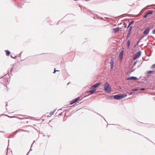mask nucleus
<instances>
[{"label":"nucleus","mask_w":155,"mask_h":155,"mask_svg":"<svg viewBox=\"0 0 155 155\" xmlns=\"http://www.w3.org/2000/svg\"><path fill=\"white\" fill-rule=\"evenodd\" d=\"M104 90L105 92L110 93L111 91V88L110 85L107 82H106L104 85Z\"/></svg>","instance_id":"obj_1"},{"label":"nucleus","mask_w":155,"mask_h":155,"mask_svg":"<svg viewBox=\"0 0 155 155\" xmlns=\"http://www.w3.org/2000/svg\"><path fill=\"white\" fill-rule=\"evenodd\" d=\"M112 97L116 100H120L124 97V94H119L116 95H112Z\"/></svg>","instance_id":"obj_2"},{"label":"nucleus","mask_w":155,"mask_h":155,"mask_svg":"<svg viewBox=\"0 0 155 155\" xmlns=\"http://www.w3.org/2000/svg\"><path fill=\"white\" fill-rule=\"evenodd\" d=\"M141 52L140 51L137 52L134 55L133 57V59L135 60L141 56Z\"/></svg>","instance_id":"obj_3"},{"label":"nucleus","mask_w":155,"mask_h":155,"mask_svg":"<svg viewBox=\"0 0 155 155\" xmlns=\"http://www.w3.org/2000/svg\"><path fill=\"white\" fill-rule=\"evenodd\" d=\"M101 84V82H99L93 85L90 87V89H94Z\"/></svg>","instance_id":"obj_4"},{"label":"nucleus","mask_w":155,"mask_h":155,"mask_svg":"<svg viewBox=\"0 0 155 155\" xmlns=\"http://www.w3.org/2000/svg\"><path fill=\"white\" fill-rule=\"evenodd\" d=\"M150 31V28L148 27L147 28L145 29L144 31L143 32L144 35H147L149 34Z\"/></svg>","instance_id":"obj_5"},{"label":"nucleus","mask_w":155,"mask_h":155,"mask_svg":"<svg viewBox=\"0 0 155 155\" xmlns=\"http://www.w3.org/2000/svg\"><path fill=\"white\" fill-rule=\"evenodd\" d=\"M153 11L150 10L149 12H147L145 15L143 17L144 18H146L148 16H149L150 15H151L153 14Z\"/></svg>","instance_id":"obj_6"},{"label":"nucleus","mask_w":155,"mask_h":155,"mask_svg":"<svg viewBox=\"0 0 155 155\" xmlns=\"http://www.w3.org/2000/svg\"><path fill=\"white\" fill-rule=\"evenodd\" d=\"M80 99L79 97H78L72 100L70 102V105H72L74 103H75L76 102H77L79 99Z\"/></svg>","instance_id":"obj_7"},{"label":"nucleus","mask_w":155,"mask_h":155,"mask_svg":"<svg viewBox=\"0 0 155 155\" xmlns=\"http://www.w3.org/2000/svg\"><path fill=\"white\" fill-rule=\"evenodd\" d=\"M138 78L137 77H134V76H131L130 77H128L126 79L127 80H136L138 79Z\"/></svg>","instance_id":"obj_8"},{"label":"nucleus","mask_w":155,"mask_h":155,"mask_svg":"<svg viewBox=\"0 0 155 155\" xmlns=\"http://www.w3.org/2000/svg\"><path fill=\"white\" fill-rule=\"evenodd\" d=\"M110 69H112L113 67V65L114 64V60L113 58H112L110 59Z\"/></svg>","instance_id":"obj_9"},{"label":"nucleus","mask_w":155,"mask_h":155,"mask_svg":"<svg viewBox=\"0 0 155 155\" xmlns=\"http://www.w3.org/2000/svg\"><path fill=\"white\" fill-rule=\"evenodd\" d=\"M124 53V50H122L120 51V54L119 55V58L122 60L123 57V56Z\"/></svg>","instance_id":"obj_10"},{"label":"nucleus","mask_w":155,"mask_h":155,"mask_svg":"<svg viewBox=\"0 0 155 155\" xmlns=\"http://www.w3.org/2000/svg\"><path fill=\"white\" fill-rule=\"evenodd\" d=\"M132 26H130L129 29L128 33L127 35V38L129 37V36L131 34V31L132 30Z\"/></svg>","instance_id":"obj_11"},{"label":"nucleus","mask_w":155,"mask_h":155,"mask_svg":"<svg viewBox=\"0 0 155 155\" xmlns=\"http://www.w3.org/2000/svg\"><path fill=\"white\" fill-rule=\"evenodd\" d=\"M92 90L88 91H87V93H89V94H88L87 95V96H89L90 94H93V93H95V91L96 90V89H92Z\"/></svg>","instance_id":"obj_12"},{"label":"nucleus","mask_w":155,"mask_h":155,"mask_svg":"<svg viewBox=\"0 0 155 155\" xmlns=\"http://www.w3.org/2000/svg\"><path fill=\"white\" fill-rule=\"evenodd\" d=\"M112 29L114 30V33H116L118 32L119 30V28H113Z\"/></svg>","instance_id":"obj_13"},{"label":"nucleus","mask_w":155,"mask_h":155,"mask_svg":"<svg viewBox=\"0 0 155 155\" xmlns=\"http://www.w3.org/2000/svg\"><path fill=\"white\" fill-rule=\"evenodd\" d=\"M5 51L6 52V54L7 56H9L11 52L8 50H5Z\"/></svg>","instance_id":"obj_14"},{"label":"nucleus","mask_w":155,"mask_h":155,"mask_svg":"<svg viewBox=\"0 0 155 155\" xmlns=\"http://www.w3.org/2000/svg\"><path fill=\"white\" fill-rule=\"evenodd\" d=\"M130 40H129L127 41V48H128V49L129 48L130 46Z\"/></svg>","instance_id":"obj_15"},{"label":"nucleus","mask_w":155,"mask_h":155,"mask_svg":"<svg viewBox=\"0 0 155 155\" xmlns=\"http://www.w3.org/2000/svg\"><path fill=\"white\" fill-rule=\"evenodd\" d=\"M134 21H132L130 22L128 24L129 25H131L132 24L134 23Z\"/></svg>","instance_id":"obj_16"},{"label":"nucleus","mask_w":155,"mask_h":155,"mask_svg":"<svg viewBox=\"0 0 155 155\" xmlns=\"http://www.w3.org/2000/svg\"><path fill=\"white\" fill-rule=\"evenodd\" d=\"M55 111V110H53V111H51V112H50V115H53Z\"/></svg>","instance_id":"obj_17"},{"label":"nucleus","mask_w":155,"mask_h":155,"mask_svg":"<svg viewBox=\"0 0 155 155\" xmlns=\"http://www.w3.org/2000/svg\"><path fill=\"white\" fill-rule=\"evenodd\" d=\"M140 41V40L139 41H138L137 42L136 44L134 45V47H136V46L139 44V42Z\"/></svg>","instance_id":"obj_18"},{"label":"nucleus","mask_w":155,"mask_h":155,"mask_svg":"<svg viewBox=\"0 0 155 155\" xmlns=\"http://www.w3.org/2000/svg\"><path fill=\"white\" fill-rule=\"evenodd\" d=\"M153 71H147V74H149L150 73H153Z\"/></svg>","instance_id":"obj_19"},{"label":"nucleus","mask_w":155,"mask_h":155,"mask_svg":"<svg viewBox=\"0 0 155 155\" xmlns=\"http://www.w3.org/2000/svg\"><path fill=\"white\" fill-rule=\"evenodd\" d=\"M138 90H139L138 88H135L134 89H132V91H136Z\"/></svg>","instance_id":"obj_20"},{"label":"nucleus","mask_w":155,"mask_h":155,"mask_svg":"<svg viewBox=\"0 0 155 155\" xmlns=\"http://www.w3.org/2000/svg\"><path fill=\"white\" fill-rule=\"evenodd\" d=\"M151 68H155V64H153L151 66Z\"/></svg>","instance_id":"obj_21"},{"label":"nucleus","mask_w":155,"mask_h":155,"mask_svg":"<svg viewBox=\"0 0 155 155\" xmlns=\"http://www.w3.org/2000/svg\"><path fill=\"white\" fill-rule=\"evenodd\" d=\"M11 58H14V59H15L16 58L17 56H13L12 54H11Z\"/></svg>","instance_id":"obj_22"},{"label":"nucleus","mask_w":155,"mask_h":155,"mask_svg":"<svg viewBox=\"0 0 155 155\" xmlns=\"http://www.w3.org/2000/svg\"><path fill=\"white\" fill-rule=\"evenodd\" d=\"M59 71V70H56L55 68L54 69V71L53 72V73H55L56 71Z\"/></svg>","instance_id":"obj_23"},{"label":"nucleus","mask_w":155,"mask_h":155,"mask_svg":"<svg viewBox=\"0 0 155 155\" xmlns=\"http://www.w3.org/2000/svg\"><path fill=\"white\" fill-rule=\"evenodd\" d=\"M137 61H135V62L133 64V67L135 65L137 64Z\"/></svg>","instance_id":"obj_24"},{"label":"nucleus","mask_w":155,"mask_h":155,"mask_svg":"<svg viewBox=\"0 0 155 155\" xmlns=\"http://www.w3.org/2000/svg\"><path fill=\"white\" fill-rule=\"evenodd\" d=\"M145 88H140V91H144L145 90Z\"/></svg>","instance_id":"obj_25"},{"label":"nucleus","mask_w":155,"mask_h":155,"mask_svg":"<svg viewBox=\"0 0 155 155\" xmlns=\"http://www.w3.org/2000/svg\"><path fill=\"white\" fill-rule=\"evenodd\" d=\"M152 33L153 34H155V29L152 31Z\"/></svg>","instance_id":"obj_26"},{"label":"nucleus","mask_w":155,"mask_h":155,"mask_svg":"<svg viewBox=\"0 0 155 155\" xmlns=\"http://www.w3.org/2000/svg\"><path fill=\"white\" fill-rule=\"evenodd\" d=\"M96 114H98V115H99V116H101V117H102L103 118V119L104 120H105V118H104V117H102V116H101V114H98V113H96Z\"/></svg>","instance_id":"obj_27"},{"label":"nucleus","mask_w":155,"mask_h":155,"mask_svg":"<svg viewBox=\"0 0 155 155\" xmlns=\"http://www.w3.org/2000/svg\"><path fill=\"white\" fill-rule=\"evenodd\" d=\"M14 69V68L12 67V68L11 69L10 72H11L12 71H13Z\"/></svg>","instance_id":"obj_28"},{"label":"nucleus","mask_w":155,"mask_h":155,"mask_svg":"<svg viewBox=\"0 0 155 155\" xmlns=\"http://www.w3.org/2000/svg\"><path fill=\"white\" fill-rule=\"evenodd\" d=\"M8 117H10V118H13V117H15V116H8Z\"/></svg>","instance_id":"obj_29"},{"label":"nucleus","mask_w":155,"mask_h":155,"mask_svg":"<svg viewBox=\"0 0 155 155\" xmlns=\"http://www.w3.org/2000/svg\"><path fill=\"white\" fill-rule=\"evenodd\" d=\"M134 93L133 92H130L129 94V95H132V94H133Z\"/></svg>","instance_id":"obj_30"},{"label":"nucleus","mask_w":155,"mask_h":155,"mask_svg":"<svg viewBox=\"0 0 155 155\" xmlns=\"http://www.w3.org/2000/svg\"><path fill=\"white\" fill-rule=\"evenodd\" d=\"M35 140H34V141H33V143H32V144H31V147H32V145L33 144V143H34V142H35Z\"/></svg>","instance_id":"obj_31"},{"label":"nucleus","mask_w":155,"mask_h":155,"mask_svg":"<svg viewBox=\"0 0 155 155\" xmlns=\"http://www.w3.org/2000/svg\"><path fill=\"white\" fill-rule=\"evenodd\" d=\"M124 94V97H126L127 96V95L126 94Z\"/></svg>","instance_id":"obj_32"},{"label":"nucleus","mask_w":155,"mask_h":155,"mask_svg":"<svg viewBox=\"0 0 155 155\" xmlns=\"http://www.w3.org/2000/svg\"><path fill=\"white\" fill-rule=\"evenodd\" d=\"M130 25H128V26H127V28H129V27L130 28Z\"/></svg>","instance_id":"obj_33"},{"label":"nucleus","mask_w":155,"mask_h":155,"mask_svg":"<svg viewBox=\"0 0 155 155\" xmlns=\"http://www.w3.org/2000/svg\"><path fill=\"white\" fill-rule=\"evenodd\" d=\"M124 27L125 28H126V27H127V25H126V24H125L124 25Z\"/></svg>","instance_id":"obj_34"},{"label":"nucleus","mask_w":155,"mask_h":155,"mask_svg":"<svg viewBox=\"0 0 155 155\" xmlns=\"http://www.w3.org/2000/svg\"><path fill=\"white\" fill-rule=\"evenodd\" d=\"M31 148L30 149V150L29 151H31L32 150L31 149Z\"/></svg>","instance_id":"obj_35"},{"label":"nucleus","mask_w":155,"mask_h":155,"mask_svg":"<svg viewBox=\"0 0 155 155\" xmlns=\"http://www.w3.org/2000/svg\"><path fill=\"white\" fill-rule=\"evenodd\" d=\"M22 53V52H21V53L20 54V56H21V54Z\"/></svg>","instance_id":"obj_36"},{"label":"nucleus","mask_w":155,"mask_h":155,"mask_svg":"<svg viewBox=\"0 0 155 155\" xmlns=\"http://www.w3.org/2000/svg\"><path fill=\"white\" fill-rule=\"evenodd\" d=\"M134 71V69H133V70H132L131 71V72H133V71Z\"/></svg>","instance_id":"obj_37"},{"label":"nucleus","mask_w":155,"mask_h":155,"mask_svg":"<svg viewBox=\"0 0 155 155\" xmlns=\"http://www.w3.org/2000/svg\"><path fill=\"white\" fill-rule=\"evenodd\" d=\"M0 132L4 133V131H0Z\"/></svg>","instance_id":"obj_38"},{"label":"nucleus","mask_w":155,"mask_h":155,"mask_svg":"<svg viewBox=\"0 0 155 155\" xmlns=\"http://www.w3.org/2000/svg\"><path fill=\"white\" fill-rule=\"evenodd\" d=\"M7 106H8V104H7L6 105V107H7Z\"/></svg>","instance_id":"obj_39"},{"label":"nucleus","mask_w":155,"mask_h":155,"mask_svg":"<svg viewBox=\"0 0 155 155\" xmlns=\"http://www.w3.org/2000/svg\"><path fill=\"white\" fill-rule=\"evenodd\" d=\"M9 71H8V74H9Z\"/></svg>","instance_id":"obj_40"},{"label":"nucleus","mask_w":155,"mask_h":155,"mask_svg":"<svg viewBox=\"0 0 155 155\" xmlns=\"http://www.w3.org/2000/svg\"><path fill=\"white\" fill-rule=\"evenodd\" d=\"M28 153H29V152H28V153H27V154L26 155H27L28 154Z\"/></svg>","instance_id":"obj_41"},{"label":"nucleus","mask_w":155,"mask_h":155,"mask_svg":"<svg viewBox=\"0 0 155 155\" xmlns=\"http://www.w3.org/2000/svg\"><path fill=\"white\" fill-rule=\"evenodd\" d=\"M23 131H26V130H23Z\"/></svg>","instance_id":"obj_42"},{"label":"nucleus","mask_w":155,"mask_h":155,"mask_svg":"<svg viewBox=\"0 0 155 155\" xmlns=\"http://www.w3.org/2000/svg\"><path fill=\"white\" fill-rule=\"evenodd\" d=\"M27 118H25V119H27Z\"/></svg>","instance_id":"obj_43"},{"label":"nucleus","mask_w":155,"mask_h":155,"mask_svg":"<svg viewBox=\"0 0 155 155\" xmlns=\"http://www.w3.org/2000/svg\"><path fill=\"white\" fill-rule=\"evenodd\" d=\"M9 140H8V142L9 143Z\"/></svg>","instance_id":"obj_44"},{"label":"nucleus","mask_w":155,"mask_h":155,"mask_svg":"<svg viewBox=\"0 0 155 155\" xmlns=\"http://www.w3.org/2000/svg\"><path fill=\"white\" fill-rule=\"evenodd\" d=\"M147 139L150 140L149 139Z\"/></svg>","instance_id":"obj_45"},{"label":"nucleus","mask_w":155,"mask_h":155,"mask_svg":"<svg viewBox=\"0 0 155 155\" xmlns=\"http://www.w3.org/2000/svg\"><path fill=\"white\" fill-rule=\"evenodd\" d=\"M14 137V136H13L12 137Z\"/></svg>","instance_id":"obj_46"},{"label":"nucleus","mask_w":155,"mask_h":155,"mask_svg":"<svg viewBox=\"0 0 155 155\" xmlns=\"http://www.w3.org/2000/svg\"><path fill=\"white\" fill-rule=\"evenodd\" d=\"M150 5H148L147 7L150 6Z\"/></svg>","instance_id":"obj_47"},{"label":"nucleus","mask_w":155,"mask_h":155,"mask_svg":"<svg viewBox=\"0 0 155 155\" xmlns=\"http://www.w3.org/2000/svg\"><path fill=\"white\" fill-rule=\"evenodd\" d=\"M151 142L153 143L152 142V141H150Z\"/></svg>","instance_id":"obj_48"}]
</instances>
